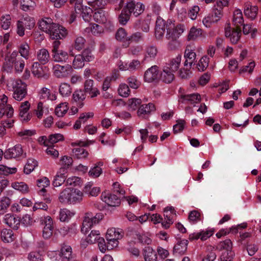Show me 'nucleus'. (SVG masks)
I'll use <instances>...</instances> for the list:
<instances>
[{"label":"nucleus","mask_w":261,"mask_h":261,"mask_svg":"<svg viewBox=\"0 0 261 261\" xmlns=\"http://www.w3.org/2000/svg\"><path fill=\"white\" fill-rule=\"evenodd\" d=\"M233 22L237 27L243 24L244 22L243 14L240 10H236L233 12Z\"/></svg>","instance_id":"nucleus-50"},{"label":"nucleus","mask_w":261,"mask_h":261,"mask_svg":"<svg viewBox=\"0 0 261 261\" xmlns=\"http://www.w3.org/2000/svg\"><path fill=\"white\" fill-rule=\"evenodd\" d=\"M93 8L89 7H85L82 8V16L83 19L87 22H89L91 18L92 14L93 13Z\"/></svg>","instance_id":"nucleus-61"},{"label":"nucleus","mask_w":261,"mask_h":261,"mask_svg":"<svg viewBox=\"0 0 261 261\" xmlns=\"http://www.w3.org/2000/svg\"><path fill=\"white\" fill-rule=\"evenodd\" d=\"M85 192L93 197L97 196L100 192V189L97 187H92V184L88 182L85 187Z\"/></svg>","instance_id":"nucleus-42"},{"label":"nucleus","mask_w":261,"mask_h":261,"mask_svg":"<svg viewBox=\"0 0 261 261\" xmlns=\"http://www.w3.org/2000/svg\"><path fill=\"white\" fill-rule=\"evenodd\" d=\"M257 11L258 8L256 6L247 5L244 8V14L247 17L253 19L256 16Z\"/></svg>","instance_id":"nucleus-38"},{"label":"nucleus","mask_w":261,"mask_h":261,"mask_svg":"<svg viewBox=\"0 0 261 261\" xmlns=\"http://www.w3.org/2000/svg\"><path fill=\"white\" fill-rule=\"evenodd\" d=\"M30 48L28 43L22 42L18 46V52L20 54V57L28 60L30 55Z\"/></svg>","instance_id":"nucleus-30"},{"label":"nucleus","mask_w":261,"mask_h":261,"mask_svg":"<svg viewBox=\"0 0 261 261\" xmlns=\"http://www.w3.org/2000/svg\"><path fill=\"white\" fill-rule=\"evenodd\" d=\"M66 183L68 186L78 187L82 186L83 181L82 179L80 177L72 176L67 178Z\"/></svg>","instance_id":"nucleus-52"},{"label":"nucleus","mask_w":261,"mask_h":261,"mask_svg":"<svg viewBox=\"0 0 261 261\" xmlns=\"http://www.w3.org/2000/svg\"><path fill=\"white\" fill-rule=\"evenodd\" d=\"M85 92L89 94L91 98L97 96L99 94L97 88L93 86V83H86L85 85Z\"/></svg>","instance_id":"nucleus-37"},{"label":"nucleus","mask_w":261,"mask_h":261,"mask_svg":"<svg viewBox=\"0 0 261 261\" xmlns=\"http://www.w3.org/2000/svg\"><path fill=\"white\" fill-rule=\"evenodd\" d=\"M67 170L64 168H60L55 176L53 185L54 187H58L61 186L65 181Z\"/></svg>","instance_id":"nucleus-22"},{"label":"nucleus","mask_w":261,"mask_h":261,"mask_svg":"<svg viewBox=\"0 0 261 261\" xmlns=\"http://www.w3.org/2000/svg\"><path fill=\"white\" fill-rule=\"evenodd\" d=\"M181 56L178 55L160 72L159 67L154 65L148 68L144 73L145 82H172L175 79L174 73L179 68Z\"/></svg>","instance_id":"nucleus-1"},{"label":"nucleus","mask_w":261,"mask_h":261,"mask_svg":"<svg viewBox=\"0 0 261 261\" xmlns=\"http://www.w3.org/2000/svg\"><path fill=\"white\" fill-rule=\"evenodd\" d=\"M20 8L24 11L33 10L36 7L34 0H20Z\"/></svg>","instance_id":"nucleus-44"},{"label":"nucleus","mask_w":261,"mask_h":261,"mask_svg":"<svg viewBox=\"0 0 261 261\" xmlns=\"http://www.w3.org/2000/svg\"><path fill=\"white\" fill-rule=\"evenodd\" d=\"M39 222L40 224L43 226V227H54V221L49 216H44L40 217Z\"/></svg>","instance_id":"nucleus-57"},{"label":"nucleus","mask_w":261,"mask_h":261,"mask_svg":"<svg viewBox=\"0 0 261 261\" xmlns=\"http://www.w3.org/2000/svg\"><path fill=\"white\" fill-rule=\"evenodd\" d=\"M13 63V66L16 72L20 73L22 71L25 62L24 60L20 57L17 51H13L11 54V61Z\"/></svg>","instance_id":"nucleus-13"},{"label":"nucleus","mask_w":261,"mask_h":261,"mask_svg":"<svg viewBox=\"0 0 261 261\" xmlns=\"http://www.w3.org/2000/svg\"><path fill=\"white\" fill-rule=\"evenodd\" d=\"M209 62V58L207 56L202 57L197 65L198 70L203 71L205 70L208 66Z\"/></svg>","instance_id":"nucleus-59"},{"label":"nucleus","mask_w":261,"mask_h":261,"mask_svg":"<svg viewBox=\"0 0 261 261\" xmlns=\"http://www.w3.org/2000/svg\"><path fill=\"white\" fill-rule=\"evenodd\" d=\"M124 236V231L119 228H109L106 233L105 238L110 249H113L118 247L119 241Z\"/></svg>","instance_id":"nucleus-5"},{"label":"nucleus","mask_w":261,"mask_h":261,"mask_svg":"<svg viewBox=\"0 0 261 261\" xmlns=\"http://www.w3.org/2000/svg\"><path fill=\"white\" fill-rule=\"evenodd\" d=\"M73 155L77 159H85L87 158L89 153L84 148L82 147L74 148L72 150Z\"/></svg>","instance_id":"nucleus-49"},{"label":"nucleus","mask_w":261,"mask_h":261,"mask_svg":"<svg viewBox=\"0 0 261 261\" xmlns=\"http://www.w3.org/2000/svg\"><path fill=\"white\" fill-rule=\"evenodd\" d=\"M37 58L39 62V63L44 65L49 61L50 58L49 53L45 48L40 49L37 53Z\"/></svg>","instance_id":"nucleus-27"},{"label":"nucleus","mask_w":261,"mask_h":261,"mask_svg":"<svg viewBox=\"0 0 261 261\" xmlns=\"http://www.w3.org/2000/svg\"><path fill=\"white\" fill-rule=\"evenodd\" d=\"M101 218V216L99 214H97L95 217H90L89 215L85 216L81 228L82 232L86 233L91 227L98 223Z\"/></svg>","instance_id":"nucleus-9"},{"label":"nucleus","mask_w":261,"mask_h":261,"mask_svg":"<svg viewBox=\"0 0 261 261\" xmlns=\"http://www.w3.org/2000/svg\"><path fill=\"white\" fill-rule=\"evenodd\" d=\"M14 121L13 119H8L2 121L0 124V136H3L6 134V129L13 127Z\"/></svg>","instance_id":"nucleus-40"},{"label":"nucleus","mask_w":261,"mask_h":261,"mask_svg":"<svg viewBox=\"0 0 261 261\" xmlns=\"http://www.w3.org/2000/svg\"><path fill=\"white\" fill-rule=\"evenodd\" d=\"M39 97L41 99L54 100L56 99V96L54 93H51L50 90L47 88H42L39 93Z\"/></svg>","instance_id":"nucleus-34"},{"label":"nucleus","mask_w":261,"mask_h":261,"mask_svg":"<svg viewBox=\"0 0 261 261\" xmlns=\"http://www.w3.org/2000/svg\"><path fill=\"white\" fill-rule=\"evenodd\" d=\"M75 212L66 208H62L59 211V219L61 222H68L74 216Z\"/></svg>","instance_id":"nucleus-25"},{"label":"nucleus","mask_w":261,"mask_h":261,"mask_svg":"<svg viewBox=\"0 0 261 261\" xmlns=\"http://www.w3.org/2000/svg\"><path fill=\"white\" fill-rule=\"evenodd\" d=\"M212 21L215 23L218 22L223 16V11L221 9H218V8L214 7L213 13L208 14Z\"/></svg>","instance_id":"nucleus-55"},{"label":"nucleus","mask_w":261,"mask_h":261,"mask_svg":"<svg viewBox=\"0 0 261 261\" xmlns=\"http://www.w3.org/2000/svg\"><path fill=\"white\" fill-rule=\"evenodd\" d=\"M37 186L40 189L39 193L43 195L46 191L45 188L50 185V181L46 177H42L38 179L37 181Z\"/></svg>","instance_id":"nucleus-35"},{"label":"nucleus","mask_w":261,"mask_h":261,"mask_svg":"<svg viewBox=\"0 0 261 261\" xmlns=\"http://www.w3.org/2000/svg\"><path fill=\"white\" fill-rule=\"evenodd\" d=\"M100 237L99 230H93L85 239L81 240V245L83 248H86L88 245L97 242Z\"/></svg>","instance_id":"nucleus-14"},{"label":"nucleus","mask_w":261,"mask_h":261,"mask_svg":"<svg viewBox=\"0 0 261 261\" xmlns=\"http://www.w3.org/2000/svg\"><path fill=\"white\" fill-rule=\"evenodd\" d=\"M144 256L145 261H156L157 256L155 252L150 247L144 249Z\"/></svg>","instance_id":"nucleus-36"},{"label":"nucleus","mask_w":261,"mask_h":261,"mask_svg":"<svg viewBox=\"0 0 261 261\" xmlns=\"http://www.w3.org/2000/svg\"><path fill=\"white\" fill-rule=\"evenodd\" d=\"M18 21L25 26L26 29L28 30H31L35 25L34 18L28 15L23 17Z\"/></svg>","instance_id":"nucleus-39"},{"label":"nucleus","mask_w":261,"mask_h":261,"mask_svg":"<svg viewBox=\"0 0 261 261\" xmlns=\"http://www.w3.org/2000/svg\"><path fill=\"white\" fill-rule=\"evenodd\" d=\"M72 163V158L67 155L62 156L60 160V165L61 166V168H64L65 169L71 166Z\"/></svg>","instance_id":"nucleus-62"},{"label":"nucleus","mask_w":261,"mask_h":261,"mask_svg":"<svg viewBox=\"0 0 261 261\" xmlns=\"http://www.w3.org/2000/svg\"><path fill=\"white\" fill-rule=\"evenodd\" d=\"M125 8L129 13H133L135 16H138L143 12L145 6L141 3H136L130 0L127 2Z\"/></svg>","instance_id":"nucleus-11"},{"label":"nucleus","mask_w":261,"mask_h":261,"mask_svg":"<svg viewBox=\"0 0 261 261\" xmlns=\"http://www.w3.org/2000/svg\"><path fill=\"white\" fill-rule=\"evenodd\" d=\"M167 30L166 38L167 39H177L185 30L184 25L178 24L176 26L171 20L165 21L160 17L156 21L155 36L158 39H161Z\"/></svg>","instance_id":"nucleus-2"},{"label":"nucleus","mask_w":261,"mask_h":261,"mask_svg":"<svg viewBox=\"0 0 261 261\" xmlns=\"http://www.w3.org/2000/svg\"><path fill=\"white\" fill-rule=\"evenodd\" d=\"M53 74L57 77H64L68 75L72 71L70 65L61 66L56 64L53 66Z\"/></svg>","instance_id":"nucleus-15"},{"label":"nucleus","mask_w":261,"mask_h":261,"mask_svg":"<svg viewBox=\"0 0 261 261\" xmlns=\"http://www.w3.org/2000/svg\"><path fill=\"white\" fill-rule=\"evenodd\" d=\"M22 153L21 146L16 145L6 150L4 153V157L6 159L16 158L20 156Z\"/></svg>","instance_id":"nucleus-21"},{"label":"nucleus","mask_w":261,"mask_h":261,"mask_svg":"<svg viewBox=\"0 0 261 261\" xmlns=\"http://www.w3.org/2000/svg\"><path fill=\"white\" fill-rule=\"evenodd\" d=\"M142 103L140 98H132L128 100L127 105L128 109L135 111Z\"/></svg>","instance_id":"nucleus-56"},{"label":"nucleus","mask_w":261,"mask_h":261,"mask_svg":"<svg viewBox=\"0 0 261 261\" xmlns=\"http://www.w3.org/2000/svg\"><path fill=\"white\" fill-rule=\"evenodd\" d=\"M71 247L68 245H63L59 253V255L61 261H69V259L73 256Z\"/></svg>","instance_id":"nucleus-18"},{"label":"nucleus","mask_w":261,"mask_h":261,"mask_svg":"<svg viewBox=\"0 0 261 261\" xmlns=\"http://www.w3.org/2000/svg\"><path fill=\"white\" fill-rule=\"evenodd\" d=\"M31 105L28 101L22 102L19 108V116L22 121L27 122L32 117V114L29 112Z\"/></svg>","instance_id":"nucleus-16"},{"label":"nucleus","mask_w":261,"mask_h":261,"mask_svg":"<svg viewBox=\"0 0 261 261\" xmlns=\"http://www.w3.org/2000/svg\"><path fill=\"white\" fill-rule=\"evenodd\" d=\"M1 240L5 243L11 242L13 240V233L12 230L5 229L1 231Z\"/></svg>","instance_id":"nucleus-45"},{"label":"nucleus","mask_w":261,"mask_h":261,"mask_svg":"<svg viewBox=\"0 0 261 261\" xmlns=\"http://www.w3.org/2000/svg\"><path fill=\"white\" fill-rule=\"evenodd\" d=\"M76 231V225L75 224H72L62 227L59 230V232L63 236H72L74 234Z\"/></svg>","instance_id":"nucleus-28"},{"label":"nucleus","mask_w":261,"mask_h":261,"mask_svg":"<svg viewBox=\"0 0 261 261\" xmlns=\"http://www.w3.org/2000/svg\"><path fill=\"white\" fill-rule=\"evenodd\" d=\"M155 111V107L152 103L142 105L137 111L138 116L142 118H145L146 115H148L152 112Z\"/></svg>","instance_id":"nucleus-20"},{"label":"nucleus","mask_w":261,"mask_h":261,"mask_svg":"<svg viewBox=\"0 0 261 261\" xmlns=\"http://www.w3.org/2000/svg\"><path fill=\"white\" fill-rule=\"evenodd\" d=\"M129 85L125 83H121L118 88L119 95L123 97H127L130 94Z\"/></svg>","instance_id":"nucleus-47"},{"label":"nucleus","mask_w":261,"mask_h":261,"mask_svg":"<svg viewBox=\"0 0 261 261\" xmlns=\"http://www.w3.org/2000/svg\"><path fill=\"white\" fill-rule=\"evenodd\" d=\"M41 30L48 34L52 39H62L67 35V30L63 26L53 22L50 18L42 19L39 22Z\"/></svg>","instance_id":"nucleus-3"},{"label":"nucleus","mask_w":261,"mask_h":261,"mask_svg":"<svg viewBox=\"0 0 261 261\" xmlns=\"http://www.w3.org/2000/svg\"><path fill=\"white\" fill-rule=\"evenodd\" d=\"M47 111V108L40 101L37 103L36 109L34 110V113L39 119L42 118L43 114Z\"/></svg>","instance_id":"nucleus-51"},{"label":"nucleus","mask_w":261,"mask_h":261,"mask_svg":"<svg viewBox=\"0 0 261 261\" xmlns=\"http://www.w3.org/2000/svg\"><path fill=\"white\" fill-rule=\"evenodd\" d=\"M85 61L81 55L75 56L73 61L72 66L75 69L82 68L85 65Z\"/></svg>","instance_id":"nucleus-63"},{"label":"nucleus","mask_w":261,"mask_h":261,"mask_svg":"<svg viewBox=\"0 0 261 261\" xmlns=\"http://www.w3.org/2000/svg\"><path fill=\"white\" fill-rule=\"evenodd\" d=\"M68 57V53L63 50H60L53 54V58L56 62L65 61Z\"/></svg>","instance_id":"nucleus-41"},{"label":"nucleus","mask_w":261,"mask_h":261,"mask_svg":"<svg viewBox=\"0 0 261 261\" xmlns=\"http://www.w3.org/2000/svg\"><path fill=\"white\" fill-rule=\"evenodd\" d=\"M8 90L13 92V97L17 101L22 100L27 94L24 83H7Z\"/></svg>","instance_id":"nucleus-7"},{"label":"nucleus","mask_w":261,"mask_h":261,"mask_svg":"<svg viewBox=\"0 0 261 261\" xmlns=\"http://www.w3.org/2000/svg\"><path fill=\"white\" fill-rule=\"evenodd\" d=\"M164 216L165 217L166 222H162V226L165 228L169 227L170 224L173 223V218L176 215L174 208L172 206H167L164 210Z\"/></svg>","instance_id":"nucleus-19"},{"label":"nucleus","mask_w":261,"mask_h":261,"mask_svg":"<svg viewBox=\"0 0 261 261\" xmlns=\"http://www.w3.org/2000/svg\"><path fill=\"white\" fill-rule=\"evenodd\" d=\"M140 66V62L138 60H134L129 64L126 63L125 65L123 64L119 65L120 70L129 71H134L138 69Z\"/></svg>","instance_id":"nucleus-33"},{"label":"nucleus","mask_w":261,"mask_h":261,"mask_svg":"<svg viewBox=\"0 0 261 261\" xmlns=\"http://www.w3.org/2000/svg\"><path fill=\"white\" fill-rule=\"evenodd\" d=\"M116 39L123 43V45L126 47V43L128 42V36L124 29L122 28H119L115 35Z\"/></svg>","instance_id":"nucleus-32"},{"label":"nucleus","mask_w":261,"mask_h":261,"mask_svg":"<svg viewBox=\"0 0 261 261\" xmlns=\"http://www.w3.org/2000/svg\"><path fill=\"white\" fill-rule=\"evenodd\" d=\"M29 261H43L42 254L39 251H32L30 252L27 257Z\"/></svg>","instance_id":"nucleus-54"},{"label":"nucleus","mask_w":261,"mask_h":261,"mask_svg":"<svg viewBox=\"0 0 261 261\" xmlns=\"http://www.w3.org/2000/svg\"><path fill=\"white\" fill-rule=\"evenodd\" d=\"M93 18L96 22L104 24L108 21V14L106 11L100 10L95 12Z\"/></svg>","instance_id":"nucleus-31"},{"label":"nucleus","mask_w":261,"mask_h":261,"mask_svg":"<svg viewBox=\"0 0 261 261\" xmlns=\"http://www.w3.org/2000/svg\"><path fill=\"white\" fill-rule=\"evenodd\" d=\"M201 100V96L198 93L185 95L181 94L178 96L179 103H184L186 101H189L191 103L195 105L199 102Z\"/></svg>","instance_id":"nucleus-17"},{"label":"nucleus","mask_w":261,"mask_h":261,"mask_svg":"<svg viewBox=\"0 0 261 261\" xmlns=\"http://www.w3.org/2000/svg\"><path fill=\"white\" fill-rule=\"evenodd\" d=\"M11 17L10 15H3L1 17V25L4 30H8L11 25Z\"/></svg>","instance_id":"nucleus-64"},{"label":"nucleus","mask_w":261,"mask_h":261,"mask_svg":"<svg viewBox=\"0 0 261 261\" xmlns=\"http://www.w3.org/2000/svg\"><path fill=\"white\" fill-rule=\"evenodd\" d=\"M102 173V169L98 166H94L92 167L89 172L88 174L90 177L93 178L98 177Z\"/></svg>","instance_id":"nucleus-58"},{"label":"nucleus","mask_w":261,"mask_h":261,"mask_svg":"<svg viewBox=\"0 0 261 261\" xmlns=\"http://www.w3.org/2000/svg\"><path fill=\"white\" fill-rule=\"evenodd\" d=\"M11 187L22 194H27L30 192L29 186L23 181L13 182L11 184Z\"/></svg>","instance_id":"nucleus-24"},{"label":"nucleus","mask_w":261,"mask_h":261,"mask_svg":"<svg viewBox=\"0 0 261 261\" xmlns=\"http://www.w3.org/2000/svg\"><path fill=\"white\" fill-rule=\"evenodd\" d=\"M101 200L110 206H117L120 204V200L115 195L108 192H103L101 195Z\"/></svg>","instance_id":"nucleus-12"},{"label":"nucleus","mask_w":261,"mask_h":261,"mask_svg":"<svg viewBox=\"0 0 261 261\" xmlns=\"http://www.w3.org/2000/svg\"><path fill=\"white\" fill-rule=\"evenodd\" d=\"M83 197L84 193L80 190L66 188L60 193L59 200L63 204H75L81 202Z\"/></svg>","instance_id":"nucleus-4"},{"label":"nucleus","mask_w":261,"mask_h":261,"mask_svg":"<svg viewBox=\"0 0 261 261\" xmlns=\"http://www.w3.org/2000/svg\"><path fill=\"white\" fill-rule=\"evenodd\" d=\"M4 221V223L9 227L15 229L18 228L17 225L19 223L18 220H17L13 215L10 214H7L5 215Z\"/></svg>","instance_id":"nucleus-29"},{"label":"nucleus","mask_w":261,"mask_h":261,"mask_svg":"<svg viewBox=\"0 0 261 261\" xmlns=\"http://www.w3.org/2000/svg\"><path fill=\"white\" fill-rule=\"evenodd\" d=\"M195 49L196 46L194 44H190L187 46L184 55V57L186 59L184 63L185 66L189 67L190 68L191 67L196 57L195 52Z\"/></svg>","instance_id":"nucleus-10"},{"label":"nucleus","mask_w":261,"mask_h":261,"mask_svg":"<svg viewBox=\"0 0 261 261\" xmlns=\"http://www.w3.org/2000/svg\"><path fill=\"white\" fill-rule=\"evenodd\" d=\"M72 89L70 86L67 83H61L60 85L59 91L63 96H66L70 95Z\"/></svg>","instance_id":"nucleus-60"},{"label":"nucleus","mask_w":261,"mask_h":261,"mask_svg":"<svg viewBox=\"0 0 261 261\" xmlns=\"http://www.w3.org/2000/svg\"><path fill=\"white\" fill-rule=\"evenodd\" d=\"M217 249L222 251L218 261H232L234 253L232 251V244L230 240L220 242L217 245Z\"/></svg>","instance_id":"nucleus-6"},{"label":"nucleus","mask_w":261,"mask_h":261,"mask_svg":"<svg viewBox=\"0 0 261 261\" xmlns=\"http://www.w3.org/2000/svg\"><path fill=\"white\" fill-rule=\"evenodd\" d=\"M38 166V162L34 159H29L24 167V172L29 174Z\"/></svg>","instance_id":"nucleus-46"},{"label":"nucleus","mask_w":261,"mask_h":261,"mask_svg":"<svg viewBox=\"0 0 261 261\" xmlns=\"http://www.w3.org/2000/svg\"><path fill=\"white\" fill-rule=\"evenodd\" d=\"M241 35V31L239 27L231 28L230 23H228L225 27V35L229 38L232 43H237L239 40Z\"/></svg>","instance_id":"nucleus-8"},{"label":"nucleus","mask_w":261,"mask_h":261,"mask_svg":"<svg viewBox=\"0 0 261 261\" xmlns=\"http://www.w3.org/2000/svg\"><path fill=\"white\" fill-rule=\"evenodd\" d=\"M40 64L38 62H34L32 65V73L34 76L40 80H47L48 74L42 73Z\"/></svg>","instance_id":"nucleus-26"},{"label":"nucleus","mask_w":261,"mask_h":261,"mask_svg":"<svg viewBox=\"0 0 261 261\" xmlns=\"http://www.w3.org/2000/svg\"><path fill=\"white\" fill-rule=\"evenodd\" d=\"M68 110L67 102L61 103L55 109L56 115L59 117H62L67 113Z\"/></svg>","instance_id":"nucleus-48"},{"label":"nucleus","mask_w":261,"mask_h":261,"mask_svg":"<svg viewBox=\"0 0 261 261\" xmlns=\"http://www.w3.org/2000/svg\"><path fill=\"white\" fill-rule=\"evenodd\" d=\"M86 98L84 92L81 90H76L72 95L73 102L79 108H82L84 106V101Z\"/></svg>","instance_id":"nucleus-23"},{"label":"nucleus","mask_w":261,"mask_h":261,"mask_svg":"<svg viewBox=\"0 0 261 261\" xmlns=\"http://www.w3.org/2000/svg\"><path fill=\"white\" fill-rule=\"evenodd\" d=\"M202 35V30L193 27L191 28L188 36L189 40H194Z\"/></svg>","instance_id":"nucleus-53"},{"label":"nucleus","mask_w":261,"mask_h":261,"mask_svg":"<svg viewBox=\"0 0 261 261\" xmlns=\"http://www.w3.org/2000/svg\"><path fill=\"white\" fill-rule=\"evenodd\" d=\"M187 241L182 240L174 246L173 252L179 254H183L187 250Z\"/></svg>","instance_id":"nucleus-43"}]
</instances>
